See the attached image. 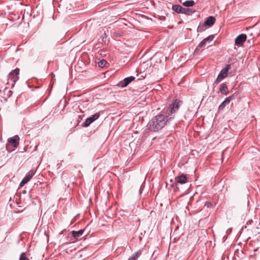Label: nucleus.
Returning a JSON list of instances; mask_svg holds the SVG:
<instances>
[{"label":"nucleus","mask_w":260,"mask_h":260,"mask_svg":"<svg viewBox=\"0 0 260 260\" xmlns=\"http://www.w3.org/2000/svg\"><path fill=\"white\" fill-rule=\"evenodd\" d=\"M20 70L19 68H16L14 70L12 71L8 75V83L7 84L11 86L12 87H14L16 82L18 80L19 74Z\"/></svg>","instance_id":"obj_3"},{"label":"nucleus","mask_w":260,"mask_h":260,"mask_svg":"<svg viewBox=\"0 0 260 260\" xmlns=\"http://www.w3.org/2000/svg\"><path fill=\"white\" fill-rule=\"evenodd\" d=\"M207 43L206 42V41L204 40V39H203L200 43L198 45V46H197V49L196 50L199 49V48H203L204 47H205V46L206 45V44Z\"/></svg>","instance_id":"obj_21"},{"label":"nucleus","mask_w":260,"mask_h":260,"mask_svg":"<svg viewBox=\"0 0 260 260\" xmlns=\"http://www.w3.org/2000/svg\"><path fill=\"white\" fill-rule=\"evenodd\" d=\"M247 39L245 34H241L238 36L235 40V44L239 47L242 46Z\"/></svg>","instance_id":"obj_6"},{"label":"nucleus","mask_w":260,"mask_h":260,"mask_svg":"<svg viewBox=\"0 0 260 260\" xmlns=\"http://www.w3.org/2000/svg\"><path fill=\"white\" fill-rule=\"evenodd\" d=\"M206 25H204V23L202 24H200L197 28V31L199 32H201L204 31L206 29Z\"/></svg>","instance_id":"obj_20"},{"label":"nucleus","mask_w":260,"mask_h":260,"mask_svg":"<svg viewBox=\"0 0 260 260\" xmlns=\"http://www.w3.org/2000/svg\"><path fill=\"white\" fill-rule=\"evenodd\" d=\"M35 172L34 170H30L23 178V180L27 183L31 179L33 176L35 175Z\"/></svg>","instance_id":"obj_18"},{"label":"nucleus","mask_w":260,"mask_h":260,"mask_svg":"<svg viewBox=\"0 0 260 260\" xmlns=\"http://www.w3.org/2000/svg\"><path fill=\"white\" fill-rule=\"evenodd\" d=\"M135 78L133 76H130L124 78L122 81H120L119 83V86L122 87H126L132 81L134 80Z\"/></svg>","instance_id":"obj_9"},{"label":"nucleus","mask_w":260,"mask_h":260,"mask_svg":"<svg viewBox=\"0 0 260 260\" xmlns=\"http://www.w3.org/2000/svg\"><path fill=\"white\" fill-rule=\"evenodd\" d=\"M120 36L121 35H120V34H116V36Z\"/></svg>","instance_id":"obj_29"},{"label":"nucleus","mask_w":260,"mask_h":260,"mask_svg":"<svg viewBox=\"0 0 260 260\" xmlns=\"http://www.w3.org/2000/svg\"><path fill=\"white\" fill-rule=\"evenodd\" d=\"M220 92L223 95H227L229 93V89L225 83H222L219 87Z\"/></svg>","instance_id":"obj_14"},{"label":"nucleus","mask_w":260,"mask_h":260,"mask_svg":"<svg viewBox=\"0 0 260 260\" xmlns=\"http://www.w3.org/2000/svg\"><path fill=\"white\" fill-rule=\"evenodd\" d=\"M172 9L174 12L178 14H181L182 11V7L179 5H173Z\"/></svg>","instance_id":"obj_19"},{"label":"nucleus","mask_w":260,"mask_h":260,"mask_svg":"<svg viewBox=\"0 0 260 260\" xmlns=\"http://www.w3.org/2000/svg\"><path fill=\"white\" fill-rule=\"evenodd\" d=\"M19 138L16 135L12 138L8 139V144H11L14 147H17L19 144Z\"/></svg>","instance_id":"obj_11"},{"label":"nucleus","mask_w":260,"mask_h":260,"mask_svg":"<svg viewBox=\"0 0 260 260\" xmlns=\"http://www.w3.org/2000/svg\"><path fill=\"white\" fill-rule=\"evenodd\" d=\"M26 183H27V182L25 181H24L23 179H22V180L21 181V182H20V183L19 184V186L22 187Z\"/></svg>","instance_id":"obj_26"},{"label":"nucleus","mask_w":260,"mask_h":260,"mask_svg":"<svg viewBox=\"0 0 260 260\" xmlns=\"http://www.w3.org/2000/svg\"><path fill=\"white\" fill-rule=\"evenodd\" d=\"M231 68V65L229 64H226V67L220 71L217 78L213 83L214 87H215L220 81H221L227 76L228 73Z\"/></svg>","instance_id":"obj_4"},{"label":"nucleus","mask_w":260,"mask_h":260,"mask_svg":"<svg viewBox=\"0 0 260 260\" xmlns=\"http://www.w3.org/2000/svg\"><path fill=\"white\" fill-rule=\"evenodd\" d=\"M215 22V18L214 17L210 16L207 18L205 21L204 25H206L208 27L212 26Z\"/></svg>","instance_id":"obj_12"},{"label":"nucleus","mask_w":260,"mask_h":260,"mask_svg":"<svg viewBox=\"0 0 260 260\" xmlns=\"http://www.w3.org/2000/svg\"><path fill=\"white\" fill-rule=\"evenodd\" d=\"M19 260H29L28 257H26V254L25 252H22L21 253Z\"/></svg>","instance_id":"obj_23"},{"label":"nucleus","mask_w":260,"mask_h":260,"mask_svg":"<svg viewBox=\"0 0 260 260\" xmlns=\"http://www.w3.org/2000/svg\"><path fill=\"white\" fill-rule=\"evenodd\" d=\"M252 223H253V220L252 219L249 220L247 222L246 225L245 226V228H247V225H251Z\"/></svg>","instance_id":"obj_27"},{"label":"nucleus","mask_w":260,"mask_h":260,"mask_svg":"<svg viewBox=\"0 0 260 260\" xmlns=\"http://www.w3.org/2000/svg\"><path fill=\"white\" fill-rule=\"evenodd\" d=\"M106 63L107 61L105 60L102 59L99 61V66L101 68H103L104 67H105Z\"/></svg>","instance_id":"obj_24"},{"label":"nucleus","mask_w":260,"mask_h":260,"mask_svg":"<svg viewBox=\"0 0 260 260\" xmlns=\"http://www.w3.org/2000/svg\"><path fill=\"white\" fill-rule=\"evenodd\" d=\"M180 3H182V5L185 7H190L194 5L195 3L193 0L186 1L185 2L182 3L181 0H179Z\"/></svg>","instance_id":"obj_17"},{"label":"nucleus","mask_w":260,"mask_h":260,"mask_svg":"<svg viewBox=\"0 0 260 260\" xmlns=\"http://www.w3.org/2000/svg\"><path fill=\"white\" fill-rule=\"evenodd\" d=\"M166 110H163L160 114L152 118L147 124L148 129L151 132H157L162 129L167 122L174 119V116L169 117L165 115Z\"/></svg>","instance_id":"obj_1"},{"label":"nucleus","mask_w":260,"mask_h":260,"mask_svg":"<svg viewBox=\"0 0 260 260\" xmlns=\"http://www.w3.org/2000/svg\"><path fill=\"white\" fill-rule=\"evenodd\" d=\"M196 12V10L194 9H191L187 7H182V13L186 15H191L192 14Z\"/></svg>","instance_id":"obj_13"},{"label":"nucleus","mask_w":260,"mask_h":260,"mask_svg":"<svg viewBox=\"0 0 260 260\" xmlns=\"http://www.w3.org/2000/svg\"><path fill=\"white\" fill-rule=\"evenodd\" d=\"M182 104V102L178 99H175L170 104L168 108L164 109L166 110L165 115H169L170 117H175V114L178 111L180 106Z\"/></svg>","instance_id":"obj_2"},{"label":"nucleus","mask_w":260,"mask_h":260,"mask_svg":"<svg viewBox=\"0 0 260 260\" xmlns=\"http://www.w3.org/2000/svg\"><path fill=\"white\" fill-rule=\"evenodd\" d=\"M78 109L82 114L84 113L85 111L89 109L88 101H85L80 103L78 106Z\"/></svg>","instance_id":"obj_8"},{"label":"nucleus","mask_w":260,"mask_h":260,"mask_svg":"<svg viewBox=\"0 0 260 260\" xmlns=\"http://www.w3.org/2000/svg\"><path fill=\"white\" fill-rule=\"evenodd\" d=\"M100 115V114L99 113H96L91 116L86 118L85 121L82 124V126L84 127H88L91 123L98 119L99 118Z\"/></svg>","instance_id":"obj_5"},{"label":"nucleus","mask_w":260,"mask_h":260,"mask_svg":"<svg viewBox=\"0 0 260 260\" xmlns=\"http://www.w3.org/2000/svg\"><path fill=\"white\" fill-rule=\"evenodd\" d=\"M85 229H81L78 231H73L71 232L73 237L77 239L78 237H80L83 235Z\"/></svg>","instance_id":"obj_15"},{"label":"nucleus","mask_w":260,"mask_h":260,"mask_svg":"<svg viewBox=\"0 0 260 260\" xmlns=\"http://www.w3.org/2000/svg\"><path fill=\"white\" fill-rule=\"evenodd\" d=\"M6 147H7V149L8 150V151H10V150L8 149L9 144H7Z\"/></svg>","instance_id":"obj_28"},{"label":"nucleus","mask_w":260,"mask_h":260,"mask_svg":"<svg viewBox=\"0 0 260 260\" xmlns=\"http://www.w3.org/2000/svg\"><path fill=\"white\" fill-rule=\"evenodd\" d=\"M84 116V115H83V114L78 115V119L76 120L77 122V124H78L81 121V120H82Z\"/></svg>","instance_id":"obj_25"},{"label":"nucleus","mask_w":260,"mask_h":260,"mask_svg":"<svg viewBox=\"0 0 260 260\" xmlns=\"http://www.w3.org/2000/svg\"><path fill=\"white\" fill-rule=\"evenodd\" d=\"M175 180L176 186H177L178 183L183 184L186 183L187 179L185 175L182 174L176 177Z\"/></svg>","instance_id":"obj_10"},{"label":"nucleus","mask_w":260,"mask_h":260,"mask_svg":"<svg viewBox=\"0 0 260 260\" xmlns=\"http://www.w3.org/2000/svg\"><path fill=\"white\" fill-rule=\"evenodd\" d=\"M142 252V249H140L130 256L127 260H137L138 258L141 255Z\"/></svg>","instance_id":"obj_16"},{"label":"nucleus","mask_w":260,"mask_h":260,"mask_svg":"<svg viewBox=\"0 0 260 260\" xmlns=\"http://www.w3.org/2000/svg\"><path fill=\"white\" fill-rule=\"evenodd\" d=\"M235 99V95L232 94L225 99L218 107V110H222L224 109L226 105L229 104L230 102Z\"/></svg>","instance_id":"obj_7"},{"label":"nucleus","mask_w":260,"mask_h":260,"mask_svg":"<svg viewBox=\"0 0 260 260\" xmlns=\"http://www.w3.org/2000/svg\"><path fill=\"white\" fill-rule=\"evenodd\" d=\"M214 38V35H210L206 38L204 39V40L206 41V43H207V42L210 43L212 41H213Z\"/></svg>","instance_id":"obj_22"}]
</instances>
